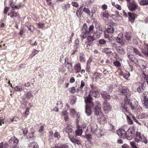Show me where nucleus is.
I'll list each match as a JSON object with an SVG mask.
<instances>
[{"label":"nucleus","instance_id":"1","mask_svg":"<svg viewBox=\"0 0 148 148\" xmlns=\"http://www.w3.org/2000/svg\"><path fill=\"white\" fill-rule=\"evenodd\" d=\"M126 96V98L125 99V101L123 103H122L121 108L122 111L125 114L129 113V109L128 107L129 106L132 110H134L136 109L138 106L137 103H136L134 104L130 102V100L127 99Z\"/></svg>","mask_w":148,"mask_h":148},{"label":"nucleus","instance_id":"2","mask_svg":"<svg viewBox=\"0 0 148 148\" xmlns=\"http://www.w3.org/2000/svg\"><path fill=\"white\" fill-rule=\"evenodd\" d=\"M91 89L90 90L89 94H88V95H85L84 96V97L85 100V98L87 97L90 98L91 101L92 102V97H98L100 96V94L98 90L95 87L92 85L91 86Z\"/></svg>","mask_w":148,"mask_h":148},{"label":"nucleus","instance_id":"3","mask_svg":"<svg viewBox=\"0 0 148 148\" xmlns=\"http://www.w3.org/2000/svg\"><path fill=\"white\" fill-rule=\"evenodd\" d=\"M85 103L86 106H85V113L86 115L89 116L91 115L92 112L91 108H93L94 106V104L91 101L90 98H85Z\"/></svg>","mask_w":148,"mask_h":148},{"label":"nucleus","instance_id":"4","mask_svg":"<svg viewBox=\"0 0 148 148\" xmlns=\"http://www.w3.org/2000/svg\"><path fill=\"white\" fill-rule=\"evenodd\" d=\"M94 26L93 25H90L88 28L86 24L84 25L82 30V34L81 36L83 38H85L93 30Z\"/></svg>","mask_w":148,"mask_h":148},{"label":"nucleus","instance_id":"5","mask_svg":"<svg viewBox=\"0 0 148 148\" xmlns=\"http://www.w3.org/2000/svg\"><path fill=\"white\" fill-rule=\"evenodd\" d=\"M135 140L138 143L141 142L144 143L145 144H147L148 142L146 138L140 132H138L136 133Z\"/></svg>","mask_w":148,"mask_h":148},{"label":"nucleus","instance_id":"6","mask_svg":"<svg viewBox=\"0 0 148 148\" xmlns=\"http://www.w3.org/2000/svg\"><path fill=\"white\" fill-rule=\"evenodd\" d=\"M100 106L101 104L100 102H98L96 104H94V107H93V108H94L95 110L94 114L99 116L103 114L101 112Z\"/></svg>","mask_w":148,"mask_h":148},{"label":"nucleus","instance_id":"7","mask_svg":"<svg viewBox=\"0 0 148 148\" xmlns=\"http://www.w3.org/2000/svg\"><path fill=\"white\" fill-rule=\"evenodd\" d=\"M128 8L131 11H134L137 9L138 5L134 0H132L131 2H130L127 5Z\"/></svg>","mask_w":148,"mask_h":148},{"label":"nucleus","instance_id":"8","mask_svg":"<svg viewBox=\"0 0 148 148\" xmlns=\"http://www.w3.org/2000/svg\"><path fill=\"white\" fill-rule=\"evenodd\" d=\"M134 133V131L132 129H128L126 132L125 138L129 140H131L133 138Z\"/></svg>","mask_w":148,"mask_h":148},{"label":"nucleus","instance_id":"9","mask_svg":"<svg viewBox=\"0 0 148 148\" xmlns=\"http://www.w3.org/2000/svg\"><path fill=\"white\" fill-rule=\"evenodd\" d=\"M103 108L106 113H108L111 110L112 107L108 102L104 101L103 104Z\"/></svg>","mask_w":148,"mask_h":148},{"label":"nucleus","instance_id":"10","mask_svg":"<svg viewBox=\"0 0 148 148\" xmlns=\"http://www.w3.org/2000/svg\"><path fill=\"white\" fill-rule=\"evenodd\" d=\"M116 40L118 43L121 44V45H124L125 43V40L123 37L122 33H120L116 38Z\"/></svg>","mask_w":148,"mask_h":148},{"label":"nucleus","instance_id":"11","mask_svg":"<svg viewBox=\"0 0 148 148\" xmlns=\"http://www.w3.org/2000/svg\"><path fill=\"white\" fill-rule=\"evenodd\" d=\"M118 91L122 95H127L129 90L127 88H123L121 86H119L118 87Z\"/></svg>","mask_w":148,"mask_h":148},{"label":"nucleus","instance_id":"12","mask_svg":"<svg viewBox=\"0 0 148 148\" xmlns=\"http://www.w3.org/2000/svg\"><path fill=\"white\" fill-rule=\"evenodd\" d=\"M9 142L10 143L13 144V146L14 148H15V147L18 143V140L14 136L12 137L11 139L10 140Z\"/></svg>","mask_w":148,"mask_h":148},{"label":"nucleus","instance_id":"13","mask_svg":"<svg viewBox=\"0 0 148 148\" xmlns=\"http://www.w3.org/2000/svg\"><path fill=\"white\" fill-rule=\"evenodd\" d=\"M102 97L104 99H110V96L109 94L106 91H102L100 92Z\"/></svg>","mask_w":148,"mask_h":148},{"label":"nucleus","instance_id":"14","mask_svg":"<svg viewBox=\"0 0 148 148\" xmlns=\"http://www.w3.org/2000/svg\"><path fill=\"white\" fill-rule=\"evenodd\" d=\"M117 132L119 136L123 138H125L126 132L124 129H119L117 131Z\"/></svg>","mask_w":148,"mask_h":148},{"label":"nucleus","instance_id":"15","mask_svg":"<svg viewBox=\"0 0 148 148\" xmlns=\"http://www.w3.org/2000/svg\"><path fill=\"white\" fill-rule=\"evenodd\" d=\"M129 19L130 21L132 22H133L135 18L137 17V15L133 13L128 12Z\"/></svg>","mask_w":148,"mask_h":148},{"label":"nucleus","instance_id":"16","mask_svg":"<svg viewBox=\"0 0 148 148\" xmlns=\"http://www.w3.org/2000/svg\"><path fill=\"white\" fill-rule=\"evenodd\" d=\"M25 99H30L31 97H33V95H32V92L30 91L27 92L24 95Z\"/></svg>","mask_w":148,"mask_h":148},{"label":"nucleus","instance_id":"17","mask_svg":"<svg viewBox=\"0 0 148 148\" xmlns=\"http://www.w3.org/2000/svg\"><path fill=\"white\" fill-rule=\"evenodd\" d=\"M101 17L104 20H106L109 16V14L106 12H101L100 14Z\"/></svg>","mask_w":148,"mask_h":148},{"label":"nucleus","instance_id":"18","mask_svg":"<svg viewBox=\"0 0 148 148\" xmlns=\"http://www.w3.org/2000/svg\"><path fill=\"white\" fill-rule=\"evenodd\" d=\"M38 143L36 142H33L29 143L28 148H38Z\"/></svg>","mask_w":148,"mask_h":148},{"label":"nucleus","instance_id":"19","mask_svg":"<svg viewBox=\"0 0 148 148\" xmlns=\"http://www.w3.org/2000/svg\"><path fill=\"white\" fill-rule=\"evenodd\" d=\"M116 51L120 54L123 55L125 53L124 50L121 47H117L116 48Z\"/></svg>","mask_w":148,"mask_h":148},{"label":"nucleus","instance_id":"20","mask_svg":"<svg viewBox=\"0 0 148 148\" xmlns=\"http://www.w3.org/2000/svg\"><path fill=\"white\" fill-rule=\"evenodd\" d=\"M74 67L76 71V73H78L80 71L81 69V67L80 64L79 63H77L75 65Z\"/></svg>","mask_w":148,"mask_h":148},{"label":"nucleus","instance_id":"21","mask_svg":"<svg viewBox=\"0 0 148 148\" xmlns=\"http://www.w3.org/2000/svg\"><path fill=\"white\" fill-rule=\"evenodd\" d=\"M82 127L80 126L78 127L77 130L75 132V136H80L82 133Z\"/></svg>","mask_w":148,"mask_h":148},{"label":"nucleus","instance_id":"22","mask_svg":"<svg viewBox=\"0 0 148 148\" xmlns=\"http://www.w3.org/2000/svg\"><path fill=\"white\" fill-rule=\"evenodd\" d=\"M67 129L69 130V131L68 132H69L68 135L69 137L70 138V137L72 136V134H74V132L73 131V129L71 128V126L69 125H68Z\"/></svg>","mask_w":148,"mask_h":148},{"label":"nucleus","instance_id":"23","mask_svg":"<svg viewBox=\"0 0 148 148\" xmlns=\"http://www.w3.org/2000/svg\"><path fill=\"white\" fill-rule=\"evenodd\" d=\"M142 52L147 56H148V45H146L145 46V48L142 49Z\"/></svg>","mask_w":148,"mask_h":148},{"label":"nucleus","instance_id":"24","mask_svg":"<svg viewBox=\"0 0 148 148\" xmlns=\"http://www.w3.org/2000/svg\"><path fill=\"white\" fill-rule=\"evenodd\" d=\"M127 54L128 57L131 61L134 63H136V59L135 58L134 56L132 54H129L128 53H127Z\"/></svg>","mask_w":148,"mask_h":148},{"label":"nucleus","instance_id":"25","mask_svg":"<svg viewBox=\"0 0 148 148\" xmlns=\"http://www.w3.org/2000/svg\"><path fill=\"white\" fill-rule=\"evenodd\" d=\"M114 31V28L113 27L110 25H108V26L106 31L109 33H113Z\"/></svg>","mask_w":148,"mask_h":148},{"label":"nucleus","instance_id":"26","mask_svg":"<svg viewBox=\"0 0 148 148\" xmlns=\"http://www.w3.org/2000/svg\"><path fill=\"white\" fill-rule=\"evenodd\" d=\"M95 133L96 135L99 136H101L103 135L104 134L102 130L101 129H97Z\"/></svg>","mask_w":148,"mask_h":148},{"label":"nucleus","instance_id":"27","mask_svg":"<svg viewBox=\"0 0 148 148\" xmlns=\"http://www.w3.org/2000/svg\"><path fill=\"white\" fill-rule=\"evenodd\" d=\"M132 34L130 32H126L125 34V37L127 40L129 41L131 39Z\"/></svg>","mask_w":148,"mask_h":148},{"label":"nucleus","instance_id":"28","mask_svg":"<svg viewBox=\"0 0 148 148\" xmlns=\"http://www.w3.org/2000/svg\"><path fill=\"white\" fill-rule=\"evenodd\" d=\"M85 86V82L83 80H81V85L79 87L77 91L79 92L80 91H82V90L83 87Z\"/></svg>","mask_w":148,"mask_h":148},{"label":"nucleus","instance_id":"29","mask_svg":"<svg viewBox=\"0 0 148 148\" xmlns=\"http://www.w3.org/2000/svg\"><path fill=\"white\" fill-rule=\"evenodd\" d=\"M65 67L68 69V71H70L72 68V64L67 62H66V61H65Z\"/></svg>","mask_w":148,"mask_h":148},{"label":"nucleus","instance_id":"30","mask_svg":"<svg viewBox=\"0 0 148 148\" xmlns=\"http://www.w3.org/2000/svg\"><path fill=\"white\" fill-rule=\"evenodd\" d=\"M103 52L106 53V54L109 55L111 54L112 52L110 49L108 48H104L103 50Z\"/></svg>","mask_w":148,"mask_h":148},{"label":"nucleus","instance_id":"31","mask_svg":"<svg viewBox=\"0 0 148 148\" xmlns=\"http://www.w3.org/2000/svg\"><path fill=\"white\" fill-rule=\"evenodd\" d=\"M143 106L144 107L146 108H148V98H145L143 100Z\"/></svg>","mask_w":148,"mask_h":148},{"label":"nucleus","instance_id":"32","mask_svg":"<svg viewBox=\"0 0 148 148\" xmlns=\"http://www.w3.org/2000/svg\"><path fill=\"white\" fill-rule=\"evenodd\" d=\"M102 74L101 73L96 72L94 73L93 77L96 79H101Z\"/></svg>","mask_w":148,"mask_h":148},{"label":"nucleus","instance_id":"33","mask_svg":"<svg viewBox=\"0 0 148 148\" xmlns=\"http://www.w3.org/2000/svg\"><path fill=\"white\" fill-rule=\"evenodd\" d=\"M139 4L141 5H148V0H141Z\"/></svg>","mask_w":148,"mask_h":148},{"label":"nucleus","instance_id":"34","mask_svg":"<svg viewBox=\"0 0 148 148\" xmlns=\"http://www.w3.org/2000/svg\"><path fill=\"white\" fill-rule=\"evenodd\" d=\"M71 137H70V138L71 141L73 142V143L76 144H77L78 145L80 144V141L79 140L77 139H72Z\"/></svg>","mask_w":148,"mask_h":148},{"label":"nucleus","instance_id":"35","mask_svg":"<svg viewBox=\"0 0 148 148\" xmlns=\"http://www.w3.org/2000/svg\"><path fill=\"white\" fill-rule=\"evenodd\" d=\"M134 48L132 47H128L127 48V51L129 53H133Z\"/></svg>","mask_w":148,"mask_h":148},{"label":"nucleus","instance_id":"36","mask_svg":"<svg viewBox=\"0 0 148 148\" xmlns=\"http://www.w3.org/2000/svg\"><path fill=\"white\" fill-rule=\"evenodd\" d=\"M93 126H92V125H91V131L94 132V133H95L96 131H97V125L95 123L93 124Z\"/></svg>","mask_w":148,"mask_h":148},{"label":"nucleus","instance_id":"37","mask_svg":"<svg viewBox=\"0 0 148 148\" xmlns=\"http://www.w3.org/2000/svg\"><path fill=\"white\" fill-rule=\"evenodd\" d=\"M39 52V51L35 49H34L32 51V53L30 55V57L31 58H33L35 55L37 54Z\"/></svg>","mask_w":148,"mask_h":148},{"label":"nucleus","instance_id":"38","mask_svg":"<svg viewBox=\"0 0 148 148\" xmlns=\"http://www.w3.org/2000/svg\"><path fill=\"white\" fill-rule=\"evenodd\" d=\"M100 121L102 122L103 124L107 122V120L106 118L102 114L100 116Z\"/></svg>","mask_w":148,"mask_h":148},{"label":"nucleus","instance_id":"39","mask_svg":"<svg viewBox=\"0 0 148 148\" xmlns=\"http://www.w3.org/2000/svg\"><path fill=\"white\" fill-rule=\"evenodd\" d=\"M115 13L116 14V15H114L116 19V20L119 21L121 20L122 19V17L120 16V15L119 14V12L117 11H116Z\"/></svg>","mask_w":148,"mask_h":148},{"label":"nucleus","instance_id":"40","mask_svg":"<svg viewBox=\"0 0 148 148\" xmlns=\"http://www.w3.org/2000/svg\"><path fill=\"white\" fill-rule=\"evenodd\" d=\"M8 145L7 143L3 144V142L0 143V148H8Z\"/></svg>","mask_w":148,"mask_h":148},{"label":"nucleus","instance_id":"41","mask_svg":"<svg viewBox=\"0 0 148 148\" xmlns=\"http://www.w3.org/2000/svg\"><path fill=\"white\" fill-rule=\"evenodd\" d=\"M70 7V5L69 4H65L62 6V9L64 11H66L67 9Z\"/></svg>","mask_w":148,"mask_h":148},{"label":"nucleus","instance_id":"42","mask_svg":"<svg viewBox=\"0 0 148 148\" xmlns=\"http://www.w3.org/2000/svg\"><path fill=\"white\" fill-rule=\"evenodd\" d=\"M87 40L88 42H90L94 40L95 39L93 36H88L87 37Z\"/></svg>","mask_w":148,"mask_h":148},{"label":"nucleus","instance_id":"43","mask_svg":"<svg viewBox=\"0 0 148 148\" xmlns=\"http://www.w3.org/2000/svg\"><path fill=\"white\" fill-rule=\"evenodd\" d=\"M69 90L70 92L73 94H74L76 91L75 88L74 87L69 88Z\"/></svg>","mask_w":148,"mask_h":148},{"label":"nucleus","instance_id":"44","mask_svg":"<svg viewBox=\"0 0 148 148\" xmlns=\"http://www.w3.org/2000/svg\"><path fill=\"white\" fill-rule=\"evenodd\" d=\"M14 90L17 91H21L22 90V88L21 86H16L14 88Z\"/></svg>","mask_w":148,"mask_h":148},{"label":"nucleus","instance_id":"45","mask_svg":"<svg viewBox=\"0 0 148 148\" xmlns=\"http://www.w3.org/2000/svg\"><path fill=\"white\" fill-rule=\"evenodd\" d=\"M142 118L145 119L148 117V112L142 113L140 115Z\"/></svg>","mask_w":148,"mask_h":148},{"label":"nucleus","instance_id":"46","mask_svg":"<svg viewBox=\"0 0 148 148\" xmlns=\"http://www.w3.org/2000/svg\"><path fill=\"white\" fill-rule=\"evenodd\" d=\"M137 91L139 93L143 91V85H142L137 88Z\"/></svg>","mask_w":148,"mask_h":148},{"label":"nucleus","instance_id":"47","mask_svg":"<svg viewBox=\"0 0 148 148\" xmlns=\"http://www.w3.org/2000/svg\"><path fill=\"white\" fill-rule=\"evenodd\" d=\"M133 53H135L136 55H138L139 56H141V55L139 50L138 49L135 48H134L133 51Z\"/></svg>","mask_w":148,"mask_h":148},{"label":"nucleus","instance_id":"48","mask_svg":"<svg viewBox=\"0 0 148 148\" xmlns=\"http://www.w3.org/2000/svg\"><path fill=\"white\" fill-rule=\"evenodd\" d=\"M123 75L124 78L126 79H127L130 77V74L129 73H123Z\"/></svg>","mask_w":148,"mask_h":148},{"label":"nucleus","instance_id":"49","mask_svg":"<svg viewBox=\"0 0 148 148\" xmlns=\"http://www.w3.org/2000/svg\"><path fill=\"white\" fill-rule=\"evenodd\" d=\"M79 60L81 62H84L85 61V59L84 56L82 55L79 57Z\"/></svg>","mask_w":148,"mask_h":148},{"label":"nucleus","instance_id":"50","mask_svg":"<svg viewBox=\"0 0 148 148\" xmlns=\"http://www.w3.org/2000/svg\"><path fill=\"white\" fill-rule=\"evenodd\" d=\"M19 14L17 13L13 12L12 14L10 16L11 18L16 17L19 15Z\"/></svg>","mask_w":148,"mask_h":148},{"label":"nucleus","instance_id":"51","mask_svg":"<svg viewBox=\"0 0 148 148\" xmlns=\"http://www.w3.org/2000/svg\"><path fill=\"white\" fill-rule=\"evenodd\" d=\"M114 65L117 67H119L121 66V64L119 61H116L113 63Z\"/></svg>","mask_w":148,"mask_h":148},{"label":"nucleus","instance_id":"52","mask_svg":"<svg viewBox=\"0 0 148 148\" xmlns=\"http://www.w3.org/2000/svg\"><path fill=\"white\" fill-rule=\"evenodd\" d=\"M130 144L133 148H137L135 145V143L134 141L130 142Z\"/></svg>","mask_w":148,"mask_h":148},{"label":"nucleus","instance_id":"53","mask_svg":"<svg viewBox=\"0 0 148 148\" xmlns=\"http://www.w3.org/2000/svg\"><path fill=\"white\" fill-rule=\"evenodd\" d=\"M109 33L108 32L105 31L104 32V37L106 38H108L109 37Z\"/></svg>","mask_w":148,"mask_h":148},{"label":"nucleus","instance_id":"54","mask_svg":"<svg viewBox=\"0 0 148 148\" xmlns=\"http://www.w3.org/2000/svg\"><path fill=\"white\" fill-rule=\"evenodd\" d=\"M99 42L100 44L103 45L105 44L106 42V41L104 39H101L99 40Z\"/></svg>","mask_w":148,"mask_h":148},{"label":"nucleus","instance_id":"55","mask_svg":"<svg viewBox=\"0 0 148 148\" xmlns=\"http://www.w3.org/2000/svg\"><path fill=\"white\" fill-rule=\"evenodd\" d=\"M44 126L42 125L40 127V128L39 129L38 131L39 132L42 133L44 130Z\"/></svg>","mask_w":148,"mask_h":148},{"label":"nucleus","instance_id":"56","mask_svg":"<svg viewBox=\"0 0 148 148\" xmlns=\"http://www.w3.org/2000/svg\"><path fill=\"white\" fill-rule=\"evenodd\" d=\"M54 137L55 138L59 139L60 138V136L59 133L58 132H56L54 135Z\"/></svg>","mask_w":148,"mask_h":148},{"label":"nucleus","instance_id":"57","mask_svg":"<svg viewBox=\"0 0 148 148\" xmlns=\"http://www.w3.org/2000/svg\"><path fill=\"white\" fill-rule=\"evenodd\" d=\"M76 14L77 17H80L82 15L81 11L79 10H77L76 12Z\"/></svg>","mask_w":148,"mask_h":148},{"label":"nucleus","instance_id":"58","mask_svg":"<svg viewBox=\"0 0 148 148\" xmlns=\"http://www.w3.org/2000/svg\"><path fill=\"white\" fill-rule=\"evenodd\" d=\"M72 5L73 6H75L76 8H77L79 7L78 3L76 2H73L72 3Z\"/></svg>","mask_w":148,"mask_h":148},{"label":"nucleus","instance_id":"59","mask_svg":"<svg viewBox=\"0 0 148 148\" xmlns=\"http://www.w3.org/2000/svg\"><path fill=\"white\" fill-rule=\"evenodd\" d=\"M143 94L144 99H145V98H148L147 97V96L148 94V93L146 91L144 92L143 93Z\"/></svg>","mask_w":148,"mask_h":148},{"label":"nucleus","instance_id":"60","mask_svg":"<svg viewBox=\"0 0 148 148\" xmlns=\"http://www.w3.org/2000/svg\"><path fill=\"white\" fill-rule=\"evenodd\" d=\"M28 132V130L27 128H25L24 130L23 131V133L24 134V135L25 136H26L27 135V133Z\"/></svg>","mask_w":148,"mask_h":148},{"label":"nucleus","instance_id":"61","mask_svg":"<svg viewBox=\"0 0 148 148\" xmlns=\"http://www.w3.org/2000/svg\"><path fill=\"white\" fill-rule=\"evenodd\" d=\"M70 112L71 114L73 115H74L76 113L75 110L73 109L70 110Z\"/></svg>","mask_w":148,"mask_h":148},{"label":"nucleus","instance_id":"62","mask_svg":"<svg viewBox=\"0 0 148 148\" xmlns=\"http://www.w3.org/2000/svg\"><path fill=\"white\" fill-rule=\"evenodd\" d=\"M114 6L116 9L119 10H121V6L118 4H115L114 5Z\"/></svg>","mask_w":148,"mask_h":148},{"label":"nucleus","instance_id":"63","mask_svg":"<svg viewBox=\"0 0 148 148\" xmlns=\"http://www.w3.org/2000/svg\"><path fill=\"white\" fill-rule=\"evenodd\" d=\"M19 120V119L17 117H14L11 120V121L12 122H13L14 121H18Z\"/></svg>","mask_w":148,"mask_h":148},{"label":"nucleus","instance_id":"64","mask_svg":"<svg viewBox=\"0 0 148 148\" xmlns=\"http://www.w3.org/2000/svg\"><path fill=\"white\" fill-rule=\"evenodd\" d=\"M83 11L86 13L88 14L90 12V10L88 8H84Z\"/></svg>","mask_w":148,"mask_h":148}]
</instances>
